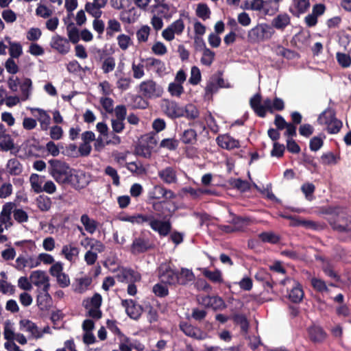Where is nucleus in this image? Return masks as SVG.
<instances>
[{"label": "nucleus", "mask_w": 351, "mask_h": 351, "mask_svg": "<svg viewBox=\"0 0 351 351\" xmlns=\"http://www.w3.org/2000/svg\"><path fill=\"white\" fill-rule=\"evenodd\" d=\"M108 0H93L85 5V10L95 19H99L102 14L101 8H104Z\"/></svg>", "instance_id": "nucleus-12"}, {"label": "nucleus", "mask_w": 351, "mask_h": 351, "mask_svg": "<svg viewBox=\"0 0 351 351\" xmlns=\"http://www.w3.org/2000/svg\"><path fill=\"white\" fill-rule=\"evenodd\" d=\"M128 169L138 176L145 174L146 169L140 162H131L127 164Z\"/></svg>", "instance_id": "nucleus-47"}, {"label": "nucleus", "mask_w": 351, "mask_h": 351, "mask_svg": "<svg viewBox=\"0 0 351 351\" xmlns=\"http://www.w3.org/2000/svg\"><path fill=\"white\" fill-rule=\"evenodd\" d=\"M204 48L202 50V56L201 58V62L206 66H210L213 63L215 53L210 49L207 48L203 43Z\"/></svg>", "instance_id": "nucleus-41"}, {"label": "nucleus", "mask_w": 351, "mask_h": 351, "mask_svg": "<svg viewBox=\"0 0 351 351\" xmlns=\"http://www.w3.org/2000/svg\"><path fill=\"white\" fill-rule=\"evenodd\" d=\"M195 275L193 271L189 269L182 268L178 273V284L186 285L189 282L193 281Z\"/></svg>", "instance_id": "nucleus-39"}, {"label": "nucleus", "mask_w": 351, "mask_h": 351, "mask_svg": "<svg viewBox=\"0 0 351 351\" xmlns=\"http://www.w3.org/2000/svg\"><path fill=\"white\" fill-rule=\"evenodd\" d=\"M161 280L169 285L178 284V273L173 270L168 264H162L160 267Z\"/></svg>", "instance_id": "nucleus-7"}, {"label": "nucleus", "mask_w": 351, "mask_h": 351, "mask_svg": "<svg viewBox=\"0 0 351 351\" xmlns=\"http://www.w3.org/2000/svg\"><path fill=\"white\" fill-rule=\"evenodd\" d=\"M143 143H144L147 146V147L153 151L158 143L156 134H147L145 135L143 137Z\"/></svg>", "instance_id": "nucleus-59"}, {"label": "nucleus", "mask_w": 351, "mask_h": 351, "mask_svg": "<svg viewBox=\"0 0 351 351\" xmlns=\"http://www.w3.org/2000/svg\"><path fill=\"white\" fill-rule=\"evenodd\" d=\"M50 45L60 54H66L70 51L69 40L59 35L52 37Z\"/></svg>", "instance_id": "nucleus-14"}, {"label": "nucleus", "mask_w": 351, "mask_h": 351, "mask_svg": "<svg viewBox=\"0 0 351 351\" xmlns=\"http://www.w3.org/2000/svg\"><path fill=\"white\" fill-rule=\"evenodd\" d=\"M38 261L36 257L29 256L25 258L19 256L16 260V268L23 269L25 267L34 268L38 266Z\"/></svg>", "instance_id": "nucleus-22"}, {"label": "nucleus", "mask_w": 351, "mask_h": 351, "mask_svg": "<svg viewBox=\"0 0 351 351\" xmlns=\"http://www.w3.org/2000/svg\"><path fill=\"white\" fill-rule=\"evenodd\" d=\"M0 148L6 152L14 148V144L11 136L3 132H0Z\"/></svg>", "instance_id": "nucleus-36"}, {"label": "nucleus", "mask_w": 351, "mask_h": 351, "mask_svg": "<svg viewBox=\"0 0 351 351\" xmlns=\"http://www.w3.org/2000/svg\"><path fill=\"white\" fill-rule=\"evenodd\" d=\"M117 40L119 47L123 51H126L132 45L130 36L124 34L119 35Z\"/></svg>", "instance_id": "nucleus-46"}, {"label": "nucleus", "mask_w": 351, "mask_h": 351, "mask_svg": "<svg viewBox=\"0 0 351 351\" xmlns=\"http://www.w3.org/2000/svg\"><path fill=\"white\" fill-rule=\"evenodd\" d=\"M274 34V30L271 25L261 23L251 29L247 37L252 43H260L270 39Z\"/></svg>", "instance_id": "nucleus-3"}, {"label": "nucleus", "mask_w": 351, "mask_h": 351, "mask_svg": "<svg viewBox=\"0 0 351 351\" xmlns=\"http://www.w3.org/2000/svg\"><path fill=\"white\" fill-rule=\"evenodd\" d=\"M81 138L82 143L80 145L78 151L81 156H88L92 149L90 143L95 140V135L91 131H86L82 134Z\"/></svg>", "instance_id": "nucleus-11"}, {"label": "nucleus", "mask_w": 351, "mask_h": 351, "mask_svg": "<svg viewBox=\"0 0 351 351\" xmlns=\"http://www.w3.org/2000/svg\"><path fill=\"white\" fill-rule=\"evenodd\" d=\"M311 285L313 288L317 292L328 293L329 291L326 282L320 278L312 277L311 278Z\"/></svg>", "instance_id": "nucleus-42"}, {"label": "nucleus", "mask_w": 351, "mask_h": 351, "mask_svg": "<svg viewBox=\"0 0 351 351\" xmlns=\"http://www.w3.org/2000/svg\"><path fill=\"white\" fill-rule=\"evenodd\" d=\"M29 279L33 285L41 290L45 289L46 291L49 289V278L45 271L40 270L34 271L31 274Z\"/></svg>", "instance_id": "nucleus-6"}, {"label": "nucleus", "mask_w": 351, "mask_h": 351, "mask_svg": "<svg viewBox=\"0 0 351 351\" xmlns=\"http://www.w3.org/2000/svg\"><path fill=\"white\" fill-rule=\"evenodd\" d=\"M80 221L84 226V229L88 233L93 234L97 230L98 223L97 222L89 217L87 214H83L80 217Z\"/></svg>", "instance_id": "nucleus-28"}, {"label": "nucleus", "mask_w": 351, "mask_h": 351, "mask_svg": "<svg viewBox=\"0 0 351 351\" xmlns=\"http://www.w3.org/2000/svg\"><path fill=\"white\" fill-rule=\"evenodd\" d=\"M115 59L112 56H109L104 60L101 64V69L104 73L106 74L112 72L115 69Z\"/></svg>", "instance_id": "nucleus-50"}, {"label": "nucleus", "mask_w": 351, "mask_h": 351, "mask_svg": "<svg viewBox=\"0 0 351 351\" xmlns=\"http://www.w3.org/2000/svg\"><path fill=\"white\" fill-rule=\"evenodd\" d=\"M92 283V278L90 277H83L77 278L75 282V291L82 293L86 291L88 287Z\"/></svg>", "instance_id": "nucleus-31"}, {"label": "nucleus", "mask_w": 351, "mask_h": 351, "mask_svg": "<svg viewBox=\"0 0 351 351\" xmlns=\"http://www.w3.org/2000/svg\"><path fill=\"white\" fill-rule=\"evenodd\" d=\"M310 7L309 0H292L291 12L295 15L304 13Z\"/></svg>", "instance_id": "nucleus-24"}, {"label": "nucleus", "mask_w": 351, "mask_h": 351, "mask_svg": "<svg viewBox=\"0 0 351 351\" xmlns=\"http://www.w3.org/2000/svg\"><path fill=\"white\" fill-rule=\"evenodd\" d=\"M259 239L265 243H277L280 237L272 232H265L258 234Z\"/></svg>", "instance_id": "nucleus-49"}, {"label": "nucleus", "mask_w": 351, "mask_h": 351, "mask_svg": "<svg viewBox=\"0 0 351 351\" xmlns=\"http://www.w3.org/2000/svg\"><path fill=\"white\" fill-rule=\"evenodd\" d=\"M202 273L205 277H206L213 282L221 283L223 282L221 274L218 270L211 271L206 269H204Z\"/></svg>", "instance_id": "nucleus-51"}, {"label": "nucleus", "mask_w": 351, "mask_h": 351, "mask_svg": "<svg viewBox=\"0 0 351 351\" xmlns=\"http://www.w3.org/2000/svg\"><path fill=\"white\" fill-rule=\"evenodd\" d=\"M316 259L322 263V269L326 274H327L330 278L337 279V280H339L338 276L332 269V267L328 260H326L323 256H317Z\"/></svg>", "instance_id": "nucleus-32"}, {"label": "nucleus", "mask_w": 351, "mask_h": 351, "mask_svg": "<svg viewBox=\"0 0 351 351\" xmlns=\"http://www.w3.org/2000/svg\"><path fill=\"white\" fill-rule=\"evenodd\" d=\"M181 330L186 335L197 340H204L208 337V334L200 328L187 323L180 326Z\"/></svg>", "instance_id": "nucleus-9"}, {"label": "nucleus", "mask_w": 351, "mask_h": 351, "mask_svg": "<svg viewBox=\"0 0 351 351\" xmlns=\"http://www.w3.org/2000/svg\"><path fill=\"white\" fill-rule=\"evenodd\" d=\"M44 176H41L36 173L32 174L29 178L32 189L36 193H39L43 191V184L44 183Z\"/></svg>", "instance_id": "nucleus-30"}, {"label": "nucleus", "mask_w": 351, "mask_h": 351, "mask_svg": "<svg viewBox=\"0 0 351 351\" xmlns=\"http://www.w3.org/2000/svg\"><path fill=\"white\" fill-rule=\"evenodd\" d=\"M140 91L148 98L160 97L163 93L162 88L152 80H148L141 83Z\"/></svg>", "instance_id": "nucleus-4"}, {"label": "nucleus", "mask_w": 351, "mask_h": 351, "mask_svg": "<svg viewBox=\"0 0 351 351\" xmlns=\"http://www.w3.org/2000/svg\"><path fill=\"white\" fill-rule=\"evenodd\" d=\"M289 282L291 283L293 288L290 290L289 298L294 303L300 302L304 298V291L301 285L295 280H287Z\"/></svg>", "instance_id": "nucleus-17"}, {"label": "nucleus", "mask_w": 351, "mask_h": 351, "mask_svg": "<svg viewBox=\"0 0 351 351\" xmlns=\"http://www.w3.org/2000/svg\"><path fill=\"white\" fill-rule=\"evenodd\" d=\"M13 193V186L11 183L5 182L0 186V198L5 199L10 197Z\"/></svg>", "instance_id": "nucleus-61"}, {"label": "nucleus", "mask_w": 351, "mask_h": 351, "mask_svg": "<svg viewBox=\"0 0 351 351\" xmlns=\"http://www.w3.org/2000/svg\"><path fill=\"white\" fill-rule=\"evenodd\" d=\"M151 28L148 25L142 26L136 32V37L139 42H146L148 39Z\"/></svg>", "instance_id": "nucleus-60"}, {"label": "nucleus", "mask_w": 351, "mask_h": 351, "mask_svg": "<svg viewBox=\"0 0 351 351\" xmlns=\"http://www.w3.org/2000/svg\"><path fill=\"white\" fill-rule=\"evenodd\" d=\"M6 169L10 174L17 176L22 172L23 167L17 159L13 158L8 160L6 165Z\"/></svg>", "instance_id": "nucleus-37"}, {"label": "nucleus", "mask_w": 351, "mask_h": 351, "mask_svg": "<svg viewBox=\"0 0 351 351\" xmlns=\"http://www.w3.org/2000/svg\"><path fill=\"white\" fill-rule=\"evenodd\" d=\"M337 60L342 67L346 68L351 64V57L350 55L343 53H337Z\"/></svg>", "instance_id": "nucleus-64"}, {"label": "nucleus", "mask_w": 351, "mask_h": 351, "mask_svg": "<svg viewBox=\"0 0 351 351\" xmlns=\"http://www.w3.org/2000/svg\"><path fill=\"white\" fill-rule=\"evenodd\" d=\"M197 140V133L193 129H189L184 132L182 141L185 144H193Z\"/></svg>", "instance_id": "nucleus-55"}, {"label": "nucleus", "mask_w": 351, "mask_h": 351, "mask_svg": "<svg viewBox=\"0 0 351 351\" xmlns=\"http://www.w3.org/2000/svg\"><path fill=\"white\" fill-rule=\"evenodd\" d=\"M250 102L251 107L254 109L256 114L261 117H264L263 104H261V95L256 94L252 98H251Z\"/></svg>", "instance_id": "nucleus-40"}, {"label": "nucleus", "mask_w": 351, "mask_h": 351, "mask_svg": "<svg viewBox=\"0 0 351 351\" xmlns=\"http://www.w3.org/2000/svg\"><path fill=\"white\" fill-rule=\"evenodd\" d=\"M67 35L69 42L71 41L73 44H76L80 40V32L78 29L74 26L67 27Z\"/></svg>", "instance_id": "nucleus-57"}, {"label": "nucleus", "mask_w": 351, "mask_h": 351, "mask_svg": "<svg viewBox=\"0 0 351 351\" xmlns=\"http://www.w3.org/2000/svg\"><path fill=\"white\" fill-rule=\"evenodd\" d=\"M216 141L218 145L223 149H232L239 147V141L233 138L228 134L220 135L217 138Z\"/></svg>", "instance_id": "nucleus-20"}, {"label": "nucleus", "mask_w": 351, "mask_h": 351, "mask_svg": "<svg viewBox=\"0 0 351 351\" xmlns=\"http://www.w3.org/2000/svg\"><path fill=\"white\" fill-rule=\"evenodd\" d=\"M22 101H27L29 99L32 91V82L28 77L23 78L19 84Z\"/></svg>", "instance_id": "nucleus-23"}, {"label": "nucleus", "mask_w": 351, "mask_h": 351, "mask_svg": "<svg viewBox=\"0 0 351 351\" xmlns=\"http://www.w3.org/2000/svg\"><path fill=\"white\" fill-rule=\"evenodd\" d=\"M20 329L29 333L30 337L34 339H39L43 337V332L32 321L23 319L19 322Z\"/></svg>", "instance_id": "nucleus-13"}, {"label": "nucleus", "mask_w": 351, "mask_h": 351, "mask_svg": "<svg viewBox=\"0 0 351 351\" xmlns=\"http://www.w3.org/2000/svg\"><path fill=\"white\" fill-rule=\"evenodd\" d=\"M151 228L157 232L160 236L165 237L171 230V223L169 221H161L154 218L152 215L149 223Z\"/></svg>", "instance_id": "nucleus-10"}, {"label": "nucleus", "mask_w": 351, "mask_h": 351, "mask_svg": "<svg viewBox=\"0 0 351 351\" xmlns=\"http://www.w3.org/2000/svg\"><path fill=\"white\" fill-rule=\"evenodd\" d=\"M335 113L332 109H327L324 111L319 117L318 121L322 125H326L330 121L335 120Z\"/></svg>", "instance_id": "nucleus-45"}, {"label": "nucleus", "mask_w": 351, "mask_h": 351, "mask_svg": "<svg viewBox=\"0 0 351 351\" xmlns=\"http://www.w3.org/2000/svg\"><path fill=\"white\" fill-rule=\"evenodd\" d=\"M291 219V225L292 226H300L302 225L306 228H311L313 230H322L325 228V224H321L319 223L313 221H300L298 219H295L292 217H289Z\"/></svg>", "instance_id": "nucleus-34"}, {"label": "nucleus", "mask_w": 351, "mask_h": 351, "mask_svg": "<svg viewBox=\"0 0 351 351\" xmlns=\"http://www.w3.org/2000/svg\"><path fill=\"white\" fill-rule=\"evenodd\" d=\"M32 111L38 113L37 119L40 123L41 130L44 131L47 130L50 125L51 118L47 112L40 108H34Z\"/></svg>", "instance_id": "nucleus-26"}, {"label": "nucleus", "mask_w": 351, "mask_h": 351, "mask_svg": "<svg viewBox=\"0 0 351 351\" xmlns=\"http://www.w3.org/2000/svg\"><path fill=\"white\" fill-rule=\"evenodd\" d=\"M203 302L215 310L223 309L226 307L223 300L218 296H208L204 299Z\"/></svg>", "instance_id": "nucleus-33"}, {"label": "nucleus", "mask_w": 351, "mask_h": 351, "mask_svg": "<svg viewBox=\"0 0 351 351\" xmlns=\"http://www.w3.org/2000/svg\"><path fill=\"white\" fill-rule=\"evenodd\" d=\"M232 319L235 324L240 326L242 334L246 335L249 328V323L246 317L243 315L237 314L233 316Z\"/></svg>", "instance_id": "nucleus-43"}, {"label": "nucleus", "mask_w": 351, "mask_h": 351, "mask_svg": "<svg viewBox=\"0 0 351 351\" xmlns=\"http://www.w3.org/2000/svg\"><path fill=\"white\" fill-rule=\"evenodd\" d=\"M48 291L49 289L41 290L37 295V304L42 311L47 310L51 305V298Z\"/></svg>", "instance_id": "nucleus-25"}, {"label": "nucleus", "mask_w": 351, "mask_h": 351, "mask_svg": "<svg viewBox=\"0 0 351 351\" xmlns=\"http://www.w3.org/2000/svg\"><path fill=\"white\" fill-rule=\"evenodd\" d=\"M134 153L136 155L142 156L145 158H149L152 156V150L142 142L140 145L136 147Z\"/></svg>", "instance_id": "nucleus-53"}, {"label": "nucleus", "mask_w": 351, "mask_h": 351, "mask_svg": "<svg viewBox=\"0 0 351 351\" xmlns=\"http://www.w3.org/2000/svg\"><path fill=\"white\" fill-rule=\"evenodd\" d=\"M121 274L124 280L130 282H138L141 279L140 274L132 269H123L121 270Z\"/></svg>", "instance_id": "nucleus-44"}, {"label": "nucleus", "mask_w": 351, "mask_h": 351, "mask_svg": "<svg viewBox=\"0 0 351 351\" xmlns=\"http://www.w3.org/2000/svg\"><path fill=\"white\" fill-rule=\"evenodd\" d=\"M101 296L98 293H95L91 298L84 300L83 304L84 306H95L98 308L101 306Z\"/></svg>", "instance_id": "nucleus-62"}, {"label": "nucleus", "mask_w": 351, "mask_h": 351, "mask_svg": "<svg viewBox=\"0 0 351 351\" xmlns=\"http://www.w3.org/2000/svg\"><path fill=\"white\" fill-rule=\"evenodd\" d=\"M168 90L171 95L180 97L184 92V88L181 84L173 82L169 84Z\"/></svg>", "instance_id": "nucleus-63"}, {"label": "nucleus", "mask_w": 351, "mask_h": 351, "mask_svg": "<svg viewBox=\"0 0 351 351\" xmlns=\"http://www.w3.org/2000/svg\"><path fill=\"white\" fill-rule=\"evenodd\" d=\"M36 206L42 212L49 211L52 206L51 199L46 195H39L36 199Z\"/></svg>", "instance_id": "nucleus-35"}, {"label": "nucleus", "mask_w": 351, "mask_h": 351, "mask_svg": "<svg viewBox=\"0 0 351 351\" xmlns=\"http://www.w3.org/2000/svg\"><path fill=\"white\" fill-rule=\"evenodd\" d=\"M121 31V23L117 19H110L108 21L107 34L112 36L114 33Z\"/></svg>", "instance_id": "nucleus-56"}, {"label": "nucleus", "mask_w": 351, "mask_h": 351, "mask_svg": "<svg viewBox=\"0 0 351 351\" xmlns=\"http://www.w3.org/2000/svg\"><path fill=\"white\" fill-rule=\"evenodd\" d=\"M328 221L335 231L346 233L351 237V221L343 210L338 209L331 212Z\"/></svg>", "instance_id": "nucleus-2"}, {"label": "nucleus", "mask_w": 351, "mask_h": 351, "mask_svg": "<svg viewBox=\"0 0 351 351\" xmlns=\"http://www.w3.org/2000/svg\"><path fill=\"white\" fill-rule=\"evenodd\" d=\"M90 182V177L83 171L73 170L68 185L77 189L84 188Z\"/></svg>", "instance_id": "nucleus-8"}, {"label": "nucleus", "mask_w": 351, "mask_h": 351, "mask_svg": "<svg viewBox=\"0 0 351 351\" xmlns=\"http://www.w3.org/2000/svg\"><path fill=\"white\" fill-rule=\"evenodd\" d=\"M132 71L133 77L135 79H141L145 75L144 64L143 63L133 62L132 64Z\"/></svg>", "instance_id": "nucleus-58"}, {"label": "nucleus", "mask_w": 351, "mask_h": 351, "mask_svg": "<svg viewBox=\"0 0 351 351\" xmlns=\"http://www.w3.org/2000/svg\"><path fill=\"white\" fill-rule=\"evenodd\" d=\"M184 29V24L182 19H178L171 23L162 32L163 38L167 41L174 39L175 35H180Z\"/></svg>", "instance_id": "nucleus-5"}, {"label": "nucleus", "mask_w": 351, "mask_h": 351, "mask_svg": "<svg viewBox=\"0 0 351 351\" xmlns=\"http://www.w3.org/2000/svg\"><path fill=\"white\" fill-rule=\"evenodd\" d=\"M159 178L166 184H176L178 182L177 172L172 167H167L158 171Z\"/></svg>", "instance_id": "nucleus-18"}, {"label": "nucleus", "mask_w": 351, "mask_h": 351, "mask_svg": "<svg viewBox=\"0 0 351 351\" xmlns=\"http://www.w3.org/2000/svg\"><path fill=\"white\" fill-rule=\"evenodd\" d=\"M122 304L125 308L127 314L132 319H138L142 313L141 306L132 300H123Z\"/></svg>", "instance_id": "nucleus-19"}, {"label": "nucleus", "mask_w": 351, "mask_h": 351, "mask_svg": "<svg viewBox=\"0 0 351 351\" xmlns=\"http://www.w3.org/2000/svg\"><path fill=\"white\" fill-rule=\"evenodd\" d=\"M80 250L73 243L62 247L61 254L70 262H75L79 255Z\"/></svg>", "instance_id": "nucleus-21"}, {"label": "nucleus", "mask_w": 351, "mask_h": 351, "mask_svg": "<svg viewBox=\"0 0 351 351\" xmlns=\"http://www.w3.org/2000/svg\"><path fill=\"white\" fill-rule=\"evenodd\" d=\"M310 339L314 343H322L326 337V332L319 326H312L308 329Z\"/></svg>", "instance_id": "nucleus-27"}, {"label": "nucleus", "mask_w": 351, "mask_h": 351, "mask_svg": "<svg viewBox=\"0 0 351 351\" xmlns=\"http://www.w3.org/2000/svg\"><path fill=\"white\" fill-rule=\"evenodd\" d=\"M9 53L12 58H18L23 53L22 46L19 43L9 42Z\"/></svg>", "instance_id": "nucleus-54"}, {"label": "nucleus", "mask_w": 351, "mask_h": 351, "mask_svg": "<svg viewBox=\"0 0 351 351\" xmlns=\"http://www.w3.org/2000/svg\"><path fill=\"white\" fill-rule=\"evenodd\" d=\"M151 247L152 245L148 239L138 237L134 240L131 245V252L134 254H140L145 252Z\"/></svg>", "instance_id": "nucleus-16"}, {"label": "nucleus", "mask_w": 351, "mask_h": 351, "mask_svg": "<svg viewBox=\"0 0 351 351\" xmlns=\"http://www.w3.org/2000/svg\"><path fill=\"white\" fill-rule=\"evenodd\" d=\"M290 21V17L287 14H281L272 20L271 26L278 29H282L289 25Z\"/></svg>", "instance_id": "nucleus-29"}, {"label": "nucleus", "mask_w": 351, "mask_h": 351, "mask_svg": "<svg viewBox=\"0 0 351 351\" xmlns=\"http://www.w3.org/2000/svg\"><path fill=\"white\" fill-rule=\"evenodd\" d=\"M163 108L166 114L172 119L184 116V108L175 101H165Z\"/></svg>", "instance_id": "nucleus-15"}, {"label": "nucleus", "mask_w": 351, "mask_h": 351, "mask_svg": "<svg viewBox=\"0 0 351 351\" xmlns=\"http://www.w3.org/2000/svg\"><path fill=\"white\" fill-rule=\"evenodd\" d=\"M196 15L203 20L210 18V10L205 3H199L196 8Z\"/></svg>", "instance_id": "nucleus-52"}, {"label": "nucleus", "mask_w": 351, "mask_h": 351, "mask_svg": "<svg viewBox=\"0 0 351 351\" xmlns=\"http://www.w3.org/2000/svg\"><path fill=\"white\" fill-rule=\"evenodd\" d=\"M49 162V173L53 179L60 184L68 185L73 169L66 162L58 160H51Z\"/></svg>", "instance_id": "nucleus-1"}, {"label": "nucleus", "mask_w": 351, "mask_h": 351, "mask_svg": "<svg viewBox=\"0 0 351 351\" xmlns=\"http://www.w3.org/2000/svg\"><path fill=\"white\" fill-rule=\"evenodd\" d=\"M3 335L6 341L14 340L16 333L14 332V324L10 320L4 322Z\"/></svg>", "instance_id": "nucleus-38"}, {"label": "nucleus", "mask_w": 351, "mask_h": 351, "mask_svg": "<svg viewBox=\"0 0 351 351\" xmlns=\"http://www.w3.org/2000/svg\"><path fill=\"white\" fill-rule=\"evenodd\" d=\"M184 108V116L189 119H195L199 117V110L192 104H187Z\"/></svg>", "instance_id": "nucleus-48"}]
</instances>
